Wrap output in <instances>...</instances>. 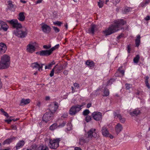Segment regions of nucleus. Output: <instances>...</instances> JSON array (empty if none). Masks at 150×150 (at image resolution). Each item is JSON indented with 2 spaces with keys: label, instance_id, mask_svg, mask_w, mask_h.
<instances>
[{
  "label": "nucleus",
  "instance_id": "f257e3e1",
  "mask_svg": "<svg viewBox=\"0 0 150 150\" xmlns=\"http://www.w3.org/2000/svg\"><path fill=\"white\" fill-rule=\"evenodd\" d=\"M126 24V22L123 19L116 21L113 24L103 31V32L106 35H110L120 30L124 29L123 26Z\"/></svg>",
  "mask_w": 150,
  "mask_h": 150
},
{
  "label": "nucleus",
  "instance_id": "f03ea898",
  "mask_svg": "<svg viewBox=\"0 0 150 150\" xmlns=\"http://www.w3.org/2000/svg\"><path fill=\"white\" fill-rule=\"evenodd\" d=\"M87 136L85 139L83 138H81L80 139V144H83L86 142H88L89 140H91L93 137L96 138L98 137V135L97 134V132L96 129L94 128H91L90 129L87 133Z\"/></svg>",
  "mask_w": 150,
  "mask_h": 150
},
{
  "label": "nucleus",
  "instance_id": "7ed1b4c3",
  "mask_svg": "<svg viewBox=\"0 0 150 150\" xmlns=\"http://www.w3.org/2000/svg\"><path fill=\"white\" fill-rule=\"evenodd\" d=\"M10 58L6 54L2 56L0 61V69H5L8 67L10 64Z\"/></svg>",
  "mask_w": 150,
  "mask_h": 150
},
{
  "label": "nucleus",
  "instance_id": "20e7f679",
  "mask_svg": "<svg viewBox=\"0 0 150 150\" xmlns=\"http://www.w3.org/2000/svg\"><path fill=\"white\" fill-rule=\"evenodd\" d=\"M86 103L83 102L80 105H76L72 106L69 110V113L71 115H74L82 109L83 106L86 105Z\"/></svg>",
  "mask_w": 150,
  "mask_h": 150
},
{
  "label": "nucleus",
  "instance_id": "39448f33",
  "mask_svg": "<svg viewBox=\"0 0 150 150\" xmlns=\"http://www.w3.org/2000/svg\"><path fill=\"white\" fill-rule=\"evenodd\" d=\"M62 140L61 138H57L53 139H49L48 146L52 149H56L59 146V142Z\"/></svg>",
  "mask_w": 150,
  "mask_h": 150
},
{
  "label": "nucleus",
  "instance_id": "423d86ee",
  "mask_svg": "<svg viewBox=\"0 0 150 150\" xmlns=\"http://www.w3.org/2000/svg\"><path fill=\"white\" fill-rule=\"evenodd\" d=\"M59 45V44L56 45L48 50H44L40 51V55L41 56H48L51 55L53 52L58 49Z\"/></svg>",
  "mask_w": 150,
  "mask_h": 150
},
{
  "label": "nucleus",
  "instance_id": "0eeeda50",
  "mask_svg": "<svg viewBox=\"0 0 150 150\" xmlns=\"http://www.w3.org/2000/svg\"><path fill=\"white\" fill-rule=\"evenodd\" d=\"M15 32L16 36L22 38L25 37L27 34V30L26 28L24 27H22L20 29L17 30H15Z\"/></svg>",
  "mask_w": 150,
  "mask_h": 150
},
{
  "label": "nucleus",
  "instance_id": "6e6552de",
  "mask_svg": "<svg viewBox=\"0 0 150 150\" xmlns=\"http://www.w3.org/2000/svg\"><path fill=\"white\" fill-rule=\"evenodd\" d=\"M8 22L12 25L13 28L16 29V30H20L22 28L21 24L18 23L17 19H13L8 21Z\"/></svg>",
  "mask_w": 150,
  "mask_h": 150
},
{
  "label": "nucleus",
  "instance_id": "1a4fd4ad",
  "mask_svg": "<svg viewBox=\"0 0 150 150\" xmlns=\"http://www.w3.org/2000/svg\"><path fill=\"white\" fill-rule=\"evenodd\" d=\"M53 112H47L45 113L43 115L42 119V120L45 123L52 120L53 117Z\"/></svg>",
  "mask_w": 150,
  "mask_h": 150
},
{
  "label": "nucleus",
  "instance_id": "9d476101",
  "mask_svg": "<svg viewBox=\"0 0 150 150\" xmlns=\"http://www.w3.org/2000/svg\"><path fill=\"white\" fill-rule=\"evenodd\" d=\"M58 107V103L56 102H54L50 105L49 107L50 110L49 112H53V113L56 111Z\"/></svg>",
  "mask_w": 150,
  "mask_h": 150
},
{
  "label": "nucleus",
  "instance_id": "9b49d317",
  "mask_svg": "<svg viewBox=\"0 0 150 150\" xmlns=\"http://www.w3.org/2000/svg\"><path fill=\"white\" fill-rule=\"evenodd\" d=\"M93 118L96 121H99L101 118L102 113L100 112H95L92 113Z\"/></svg>",
  "mask_w": 150,
  "mask_h": 150
},
{
  "label": "nucleus",
  "instance_id": "f8f14e48",
  "mask_svg": "<svg viewBox=\"0 0 150 150\" xmlns=\"http://www.w3.org/2000/svg\"><path fill=\"white\" fill-rule=\"evenodd\" d=\"M6 45L4 43H0V55L4 53L7 50Z\"/></svg>",
  "mask_w": 150,
  "mask_h": 150
},
{
  "label": "nucleus",
  "instance_id": "ddd939ff",
  "mask_svg": "<svg viewBox=\"0 0 150 150\" xmlns=\"http://www.w3.org/2000/svg\"><path fill=\"white\" fill-rule=\"evenodd\" d=\"M97 29V25L95 24H92L90 27L88 28V33L93 34L95 31Z\"/></svg>",
  "mask_w": 150,
  "mask_h": 150
},
{
  "label": "nucleus",
  "instance_id": "4468645a",
  "mask_svg": "<svg viewBox=\"0 0 150 150\" xmlns=\"http://www.w3.org/2000/svg\"><path fill=\"white\" fill-rule=\"evenodd\" d=\"M42 30L45 33H49L51 30V28L49 26L46 24H44L42 26Z\"/></svg>",
  "mask_w": 150,
  "mask_h": 150
},
{
  "label": "nucleus",
  "instance_id": "2eb2a0df",
  "mask_svg": "<svg viewBox=\"0 0 150 150\" xmlns=\"http://www.w3.org/2000/svg\"><path fill=\"white\" fill-rule=\"evenodd\" d=\"M31 67L33 69H37L40 71H41L42 70V69H41V67H40V64H38L37 62L32 63L31 64Z\"/></svg>",
  "mask_w": 150,
  "mask_h": 150
},
{
  "label": "nucleus",
  "instance_id": "dca6fc26",
  "mask_svg": "<svg viewBox=\"0 0 150 150\" xmlns=\"http://www.w3.org/2000/svg\"><path fill=\"white\" fill-rule=\"evenodd\" d=\"M35 47L31 44H28L27 46L26 50L27 52L32 53L35 50Z\"/></svg>",
  "mask_w": 150,
  "mask_h": 150
},
{
  "label": "nucleus",
  "instance_id": "f3484780",
  "mask_svg": "<svg viewBox=\"0 0 150 150\" xmlns=\"http://www.w3.org/2000/svg\"><path fill=\"white\" fill-rule=\"evenodd\" d=\"M102 133L104 137H108L109 133L107 128L105 126H103L102 129Z\"/></svg>",
  "mask_w": 150,
  "mask_h": 150
},
{
  "label": "nucleus",
  "instance_id": "a211bd4d",
  "mask_svg": "<svg viewBox=\"0 0 150 150\" xmlns=\"http://www.w3.org/2000/svg\"><path fill=\"white\" fill-rule=\"evenodd\" d=\"M16 139V137H12L11 138L7 139L5 140L3 142L4 145L5 144H8L12 142L13 141L15 140Z\"/></svg>",
  "mask_w": 150,
  "mask_h": 150
},
{
  "label": "nucleus",
  "instance_id": "6ab92c4d",
  "mask_svg": "<svg viewBox=\"0 0 150 150\" xmlns=\"http://www.w3.org/2000/svg\"><path fill=\"white\" fill-rule=\"evenodd\" d=\"M86 64L88 67H89L91 69L93 68L95 66L94 62L90 60H87L86 62Z\"/></svg>",
  "mask_w": 150,
  "mask_h": 150
},
{
  "label": "nucleus",
  "instance_id": "aec40b11",
  "mask_svg": "<svg viewBox=\"0 0 150 150\" xmlns=\"http://www.w3.org/2000/svg\"><path fill=\"white\" fill-rule=\"evenodd\" d=\"M122 125L120 123H118L116 125L115 130L117 134H118L122 130Z\"/></svg>",
  "mask_w": 150,
  "mask_h": 150
},
{
  "label": "nucleus",
  "instance_id": "412c9836",
  "mask_svg": "<svg viewBox=\"0 0 150 150\" xmlns=\"http://www.w3.org/2000/svg\"><path fill=\"white\" fill-rule=\"evenodd\" d=\"M25 143V142L23 140L19 141L16 146V149L18 150L20 148H22L24 145Z\"/></svg>",
  "mask_w": 150,
  "mask_h": 150
},
{
  "label": "nucleus",
  "instance_id": "4be33fe9",
  "mask_svg": "<svg viewBox=\"0 0 150 150\" xmlns=\"http://www.w3.org/2000/svg\"><path fill=\"white\" fill-rule=\"evenodd\" d=\"M0 26L1 28L4 30L6 31L7 30L8 26L6 23L2 21H0Z\"/></svg>",
  "mask_w": 150,
  "mask_h": 150
},
{
  "label": "nucleus",
  "instance_id": "5701e85b",
  "mask_svg": "<svg viewBox=\"0 0 150 150\" xmlns=\"http://www.w3.org/2000/svg\"><path fill=\"white\" fill-rule=\"evenodd\" d=\"M141 113L140 111L138 109H134L132 112H130V114L132 116H137L138 115H139Z\"/></svg>",
  "mask_w": 150,
  "mask_h": 150
},
{
  "label": "nucleus",
  "instance_id": "b1692460",
  "mask_svg": "<svg viewBox=\"0 0 150 150\" xmlns=\"http://www.w3.org/2000/svg\"><path fill=\"white\" fill-rule=\"evenodd\" d=\"M24 13L23 12H21L19 13L18 18L20 21H24L25 18Z\"/></svg>",
  "mask_w": 150,
  "mask_h": 150
},
{
  "label": "nucleus",
  "instance_id": "393cba45",
  "mask_svg": "<svg viewBox=\"0 0 150 150\" xmlns=\"http://www.w3.org/2000/svg\"><path fill=\"white\" fill-rule=\"evenodd\" d=\"M30 101V100L29 99H22L21 102V105H25L29 103Z\"/></svg>",
  "mask_w": 150,
  "mask_h": 150
},
{
  "label": "nucleus",
  "instance_id": "a878e982",
  "mask_svg": "<svg viewBox=\"0 0 150 150\" xmlns=\"http://www.w3.org/2000/svg\"><path fill=\"white\" fill-rule=\"evenodd\" d=\"M141 37L140 35H138L135 40L136 46L138 47L140 45V43Z\"/></svg>",
  "mask_w": 150,
  "mask_h": 150
},
{
  "label": "nucleus",
  "instance_id": "bb28decb",
  "mask_svg": "<svg viewBox=\"0 0 150 150\" xmlns=\"http://www.w3.org/2000/svg\"><path fill=\"white\" fill-rule=\"evenodd\" d=\"M38 150H49V149L46 145L42 144L38 148Z\"/></svg>",
  "mask_w": 150,
  "mask_h": 150
},
{
  "label": "nucleus",
  "instance_id": "cd10ccee",
  "mask_svg": "<svg viewBox=\"0 0 150 150\" xmlns=\"http://www.w3.org/2000/svg\"><path fill=\"white\" fill-rule=\"evenodd\" d=\"M113 115L115 118L116 119L117 118H118L120 120L123 117L120 114L117 113L116 112H113Z\"/></svg>",
  "mask_w": 150,
  "mask_h": 150
},
{
  "label": "nucleus",
  "instance_id": "c85d7f7f",
  "mask_svg": "<svg viewBox=\"0 0 150 150\" xmlns=\"http://www.w3.org/2000/svg\"><path fill=\"white\" fill-rule=\"evenodd\" d=\"M62 67L57 65L55 69V73H59L62 71Z\"/></svg>",
  "mask_w": 150,
  "mask_h": 150
},
{
  "label": "nucleus",
  "instance_id": "c756f323",
  "mask_svg": "<svg viewBox=\"0 0 150 150\" xmlns=\"http://www.w3.org/2000/svg\"><path fill=\"white\" fill-rule=\"evenodd\" d=\"M8 3V7L10 10H11L14 7V5L12 3V1H7Z\"/></svg>",
  "mask_w": 150,
  "mask_h": 150
},
{
  "label": "nucleus",
  "instance_id": "7c9ffc66",
  "mask_svg": "<svg viewBox=\"0 0 150 150\" xmlns=\"http://www.w3.org/2000/svg\"><path fill=\"white\" fill-rule=\"evenodd\" d=\"M55 64V62L54 61H53L52 62L49 63L47 66H45V69H51L52 65Z\"/></svg>",
  "mask_w": 150,
  "mask_h": 150
},
{
  "label": "nucleus",
  "instance_id": "2f4dec72",
  "mask_svg": "<svg viewBox=\"0 0 150 150\" xmlns=\"http://www.w3.org/2000/svg\"><path fill=\"white\" fill-rule=\"evenodd\" d=\"M109 90L107 88H105L104 91V94L103 96H107L109 95Z\"/></svg>",
  "mask_w": 150,
  "mask_h": 150
},
{
  "label": "nucleus",
  "instance_id": "473e14b6",
  "mask_svg": "<svg viewBox=\"0 0 150 150\" xmlns=\"http://www.w3.org/2000/svg\"><path fill=\"white\" fill-rule=\"evenodd\" d=\"M149 77L148 76H146L145 77V84H146V86L149 89L150 88V86L149 84L148 83V79H149Z\"/></svg>",
  "mask_w": 150,
  "mask_h": 150
},
{
  "label": "nucleus",
  "instance_id": "72a5a7b5",
  "mask_svg": "<svg viewBox=\"0 0 150 150\" xmlns=\"http://www.w3.org/2000/svg\"><path fill=\"white\" fill-rule=\"evenodd\" d=\"M57 127H58L57 124L55 123L52 124L50 127V129L51 130H53Z\"/></svg>",
  "mask_w": 150,
  "mask_h": 150
},
{
  "label": "nucleus",
  "instance_id": "f704fd0d",
  "mask_svg": "<svg viewBox=\"0 0 150 150\" xmlns=\"http://www.w3.org/2000/svg\"><path fill=\"white\" fill-rule=\"evenodd\" d=\"M140 59V57L139 55H137L134 58L133 61L134 63H137L138 62Z\"/></svg>",
  "mask_w": 150,
  "mask_h": 150
},
{
  "label": "nucleus",
  "instance_id": "c9c22d12",
  "mask_svg": "<svg viewBox=\"0 0 150 150\" xmlns=\"http://www.w3.org/2000/svg\"><path fill=\"white\" fill-rule=\"evenodd\" d=\"M57 66V65L55 66L52 70L50 74V77H52L54 76V71H55V68H56Z\"/></svg>",
  "mask_w": 150,
  "mask_h": 150
},
{
  "label": "nucleus",
  "instance_id": "e433bc0d",
  "mask_svg": "<svg viewBox=\"0 0 150 150\" xmlns=\"http://www.w3.org/2000/svg\"><path fill=\"white\" fill-rule=\"evenodd\" d=\"M53 23L54 25H57L59 26H61V25L63 24L62 22L58 21L54 22Z\"/></svg>",
  "mask_w": 150,
  "mask_h": 150
},
{
  "label": "nucleus",
  "instance_id": "4c0bfd02",
  "mask_svg": "<svg viewBox=\"0 0 150 150\" xmlns=\"http://www.w3.org/2000/svg\"><path fill=\"white\" fill-rule=\"evenodd\" d=\"M122 67H120L118 69V71H119V72L122 75V76H123L124 75V73H125V71L124 70H121L122 69Z\"/></svg>",
  "mask_w": 150,
  "mask_h": 150
},
{
  "label": "nucleus",
  "instance_id": "58836bf2",
  "mask_svg": "<svg viewBox=\"0 0 150 150\" xmlns=\"http://www.w3.org/2000/svg\"><path fill=\"white\" fill-rule=\"evenodd\" d=\"M89 112L90 111L88 109H86L83 111V114L84 116H87L89 114Z\"/></svg>",
  "mask_w": 150,
  "mask_h": 150
},
{
  "label": "nucleus",
  "instance_id": "ea45409f",
  "mask_svg": "<svg viewBox=\"0 0 150 150\" xmlns=\"http://www.w3.org/2000/svg\"><path fill=\"white\" fill-rule=\"evenodd\" d=\"M132 8L130 7H127L125 8L124 9V12L125 13H127L131 11Z\"/></svg>",
  "mask_w": 150,
  "mask_h": 150
},
{
  "label": "nucleus",
  "instance_id": "a19ab883",
  "mask_svg": "<svg viewBox=\"0 0 150 150\" xmlns=\"http://www.w3.org/2000/svg\"><path fill=\"white\" fill-rule=\"evenodd\" d=\"M132 85L126 83L125 84V89L126 90H129L131 88Z\"/></svg>",
  "mask_w": 150,
  "mask_h": 150
},
{
  "label": "nucleus",
  "instance_id": "79ce46f5",
  "mask_svg": "<svg viewBox=\"0 0 150 150\" xmlns=\"http://www.w3.org/2000/svg\"><path fill=\"white\" fill-rule=\"evenodd\" d=\"M66 122L65 121H63L62 123L58 126V127H64L66 125Z\"/></svg>",
  "mask_w": 150,
  "mask_h": 150
},
{
  "label": "nucleus",
  "instance_id": "37998d69",
  "mask_svg": "<svg viewBox=\"0 0 150 150\" xmlns=\"http://www.w3.org/2000/svg\"><path fill=\"white\" fill-rule=\"evenodd\" d=\"M52 27L53 28L55 33H57L60 31L59 29L57 27L54 26H52Z\"/></svg>",
  "mask_w": 150,
  "mask_h": 150
},
{
  "label": "nucleus",
  "instance_id": "c03bdc74",
  "mask_svg": "<svg viewBox=\"0 0 150 150\" xmlns=\"http://www.w3.org/2000/svg\"><path fill=\"white\" fill-rule=\"evenodd\" d=\"M91 120V117L90 116L87 115L86 118V121L87 122H88Z\"/></svg>",
  "mask_w": 150,
  "mask_h": 150
},
{
  "label": "nucleus",
  "instance_id": "a18cd8bd",
  "mask_svg": "<svg viewBox=\"0 0 150 150\" xmlns=\"http://www.w3.org/2000/svg\"><path fill=\"white\" fill-rule=\"evenodd\" d=\"M114 81V80L113 79H110L107 81V85L108 86L110 85H111Z\"/></svg>",
  "mask_w": 150,
  "mask_h": 150
},
{
  "label": "nucleus",
  "instance_id": "49530a36",
  "mask_svg": "<svg viewBox=\"0 0 150 150\" xmlns=\"http://www.w3.org/2000/svg\"><path fill=\"white\" fill-rule=\"evenodd\" d=\"M98 5L99 8H102L103 6V3L102 1H101V2H98Z\"/></svg>",
  "mask_w": 150,
  "mask_h": 150
},
{
  "label": "nucleus",
  "instance_id": "de8ad7c7",
  "mask_svg": "<svg viewBox=\"0 0 150 150\" xmlns=\"http://www.w3.org/2000/svg\"><path fill=\"white\" fill-rule=\"evenodd\" d=\"M74 86L75 88H76L77 89H78L79 87V84L76 83H74Z\"/></svg>",
  "mask_w": 150,
  "mask_h": 150
},
{
  "label": "nucleus",
  "instance_id": "09e8293b",
  "mask_svg": "<svg viewBox=\"0 0 150 150\" xmlns=\"http://www.w3.org/2000/svg\"><path fill=\"white\" fill-rule=\"evenodd\" d=\"M112 1L113 4L116 5L117 4L119 3L120 1H119V0H113Z\"/></svg>",
  "mask_w": 150,
  "mask_h": 150
},
{
  "label": "nucleus",
  "instance_id": "8fccbe9b",
  "mask_svg": "<svg viewBox=\"0 0 150 150\" xmlns=\"http://www.w3.org/2000/svg\"><path fill=\"white\" fill-rule=\"evenodd\" d=\"M11 127L12 129L16 130L17 129V127L16 125H11Z\"/></svg>",
  "mask_w": 150,
  "mask_h": 150
},
{
  "label": "nucleus",
  "instance_id": "3c124183",
  "mask_svg": "<svg viewBox=\"0 0 150 150\" xmlns=\"http://www.w3.org/2000/svg\"><path fill=\"white\" fill-rule=\"evenodd\" d=\"M12 121V119H7L5 120V122H7L8 124H10Z\"/></svg>",
  "mask_w": 150,
  "mask_h": 150
},
{
  "label": "nucleus",
  "instance_id": "603ef678",
  "mask_svg": "<svg viewBox=\"0 0 150 150\" xmlns=\"http://www.w3.org/2000/svg\"><path fill=\"white\" fill-rule=\"evenodd\" d=\"M120 121L122 123H124L125 121V118L123 117Z\"/></svg>",
  "mask_w": 150,
  "mask_h": 150
},
{
  "label": "nucleus",
  "instance_id": "864d4df0",
  "mask_svg": "<svg viewBox=\"0 0 150 150\" xmlns=\"http://www.w3.org/2000/svg\"><path fill=\"white\" fill-rule=\"evenodd\" d=\"M43 47L44 49H49L51 47V46H50V45L47 46V45H44L43 46Z\"/></svg>",
  "mask_w": 150,
  "mask_h": 150
},
{
  "label": "nucleus",
  "instance_id": "5fc2aeb1",
  "mask_svg": "<svg viewBox=\"0 0 150 150\" xmlns=\"http://www.w3.org/2000/svg\"><path fill=\"white\" fill-rule=\"evenodd\" d=\"M127 52L128 53H130L131 51V47L129 45H128L127 47Z\"/></svg>",
  "mask_w": 150,
  "mask_h": 150
},
{
  "label": "nucleus",
  "instance_id": "6e6d98bb",
  "mask_svg": "<svg viewBox=\"0 0 150 150\" xmlns=\"http://www.w3.org/2000/svg\"><path fill=\"white\" fill-rule=\"evenodd\" d=\"M123 36H124V34H121L120 35H119V36H118L117 37V39L118 40H119L120 38H121L123 37Z\"/></svg>",
  "mask_w": 150,
  "mask_h": 150
},
{
  "label": "nucleus",
  "instance_id": "4d7b16f0",
  "mask_svg": "<svg viewBox=\"0 0 150 150\" xmlns=\"http://www.w3.org/2000/svg\"><path fill=\"white\" fill-rule=\"evenodd\" d=\"M4 115L6 116L7 118H8L9 117V116L8 115V114L6 112L4 111V112L3 113Z\"/></svg>",
  "mask_w": 150,
  "mask_h": 150
},
{
  "label": "nucleus",
  "instance_id": "13d9d810",
  "mask_svg": "<svg viewBox=\"0 0 150 150\" xmlns=\"http://www.w3.org/2000/svg\"><path fill=\"white\" fill-rule=\"evenodd\" d=\"M68 115L67 114H64L62 116V117L63 118H66L67 117Z\"/></svg>",
  "mask_w": 150,
  "mask_h": 150
},
{
  "label": "nucleus",
  "instance_id": "bf43d9fd",
  "mask_svg": "<svg viewBox=\"0 0 150 150\" xmlns=\"http://www.w3.org/2000/svg\"><path fill=\"white\" fill-rule=\"evenodd\" d=\"M150 16H147L146 18H145V20L146 21H148V20H150Z\"/></svg>",
  "mask_w": 150,
  "mask_h": 150
},
{
  "label": "nucleus",
  "instance_id": "052dcab7",
  "mask_svg": "<svg viewBox=\"0 0 150 150\" xmlns=\"http://www.w3.org/2000/svg\"><path fill=\"white\" fill-rule=\"evenodd\" d=\"M140 91L138 90H137L135 92V94L138 95H139L140 94Z\"/></svg>",
  "mask_w": 150,
  "mask_h": 150
},
{
  "label": "nucleus",
  "instance_id": "680f3d73",
  "mask_svg": "<svg viewBox=\"0 0 150 150\" xmlns=\"http://www.w3.org/2000/svg\"><path fill=\"white\" fill-rule=\"evenodd\" d=\"M68 71L66 70H65L63 72L64 74L65 75H67L68 74Z\"/></svg>",
  "mask_w": 150,
  "mask_h": 150
},
{
  "label": "nucleus",
  "instance_id": "e2e57ef3",
  "mask_svg": "<svg viewBox=\"0 0 150 150\" xmlns=\"http://www.w3.org/2000/svg\"><path fill=\"white\" fill-rule=\"evenodd\" d=\"M74 150H82V149L79 147H76L74 148Z\"/></svg>",
  "mask_w": 150,
  "mask_h": 150
},
{
  "label": "nucleus",
  "instance_id": "0e129e2a",
  "mask_svg": "<svg viewBox=\"0 0 150 150\" xmlns=\"http://www.w3.org/2000/svg\"><path fill=\"white\" fill-rule=\"evenodd\" d=\"M91 104L90 103H88L87 105V108H88L91 107Z\"/></svg>",
  "mask_w": 150,
  "mask_h": 150
},
{
  "label": "nucleus",
  "instance_id": "69168bd1",
  "mask_svg": "<svg viewBox=\"0 0 150 150\" xmlns=\"http://www.w3.org/2000/svg\"><path fill=\"white\" fill-rule=\"evenodd\" d=\"M42 1V0H38V1H37L36 2V4H38V3H41Z\"/></svg>",
  "mask_w": 150,
  "mask_h": 150
},
{
  "label": "nucleus",
  "instance_id": "338daca9",
  "mask_svg": "<svg viewBox=\"0 0 150 150\" xmlns=\"http://www.w3.org/2000/svg\"><path fill=\"white\" fill-rule=\"evenodd\" d=\"M72 89V93H74L75 92V90L74 89V88L73 86L71 87Z\"/></svg>",
  "mask_w": 150,
  "mask_h": 150
},
{
  "label": "nucleus",
  "instance_id": "774afa93",
  "mask_svg": "<svg viewBox=\"0 0 150 150\" xmlns=\"http://www.w3.org/2000/svg\"><path fill=\"white\" fill-rule=\"evenodd\" d=\"M108 137H109L110 138L112 139H113V136L110 134H109V135H108Z\"/></svg>",
  "mask_w": 150,
  "mask_h": 150
}]
</instances>
